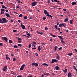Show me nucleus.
<instances>
[{"instance_id":"nucleus-13","label":"nucleus","mask_w":77,"mask_h":77,"mask_svg":"<svg viewBox=\"0 0 77 77\" xmlns=\"http://www.w3.org/2000/svg\"><path fill=\"white\" fill-rule=\"evenodd\" d=\"M44 13L45 14V15L47 14H49L48 12V11H47L46 10H44Z\"/></svg>"},{"instance_id":"nucleus-51","label":"nucleus","mask_w":77,"mask_h":77,"mask_svg":"<svg viewBox=\"0 0 77 77\" xmlns=\"http://www.w3.org/2000/svg\"><path fill=\"white\" fill-rule=\"evenodd\" d=\"M0 45L1 46H3V43H0Z\"/></svg>"},{"instance_id":"nucleus-21","label":"nucleus","mask_w":77,"mask_h":77,"mask_svg":"<svg viewBox=\"0 0 77 77\" xmlns=\"http://www.w3.org/2000/svg\"><path fill=\"white\" fill-rule=\"evenodd\" d=\"M63 71L64 73H66V72H67V69H66L65 70H63Z\"/></svg>"},{"instance_id":"nucleus-4","label":"nucleus","mask_w":77,"mask_h":77,"mask_svg":"<svg viewBox=\"0 0 77 77\" xmlns=\"http://www.w3.org/2000/svg\"><path fill=\"white\" fill-rule=\"evenodd\" d=\"M2 40H5V42H8V38L6 37H2Z\"/></svg>"},{"instance_id":"nucleus-40","label":"nucleus","mask_w":77,"mask_h":77,"mask_svg":"<svg viewBox=\"0 0 77 77\" xmlns=\"http://www.w3.org/2000/svg\"><path fill=\"white\" fill-rule=\"evenodd\" d=\"M32 66H34L35 65V63H33L32 64Z\"/></svg>"},{"instance_id":"nucleus-55","label":"nucleus","mask_w":77,"mask_h":77,"mask_svg":"<svg viewBox=\"0 0 77 77\" xmlns=\"http://www.w3.org/2000/svg\"><path fill=\"white\" fill-rule=\"evenodd\" d=\"M17 77H22V75H18Z\"/></svg>"},{"instance_id":"nucleus-18","label":"nucleus","mask_w":77,"mask_h":77,"mask_svg":"<svg viewBox=\"0 0 77 77\" xmlns=\"http://www.w3.org/2000/svg\"><path fill=\"white\" fill-rule=\"evenodd\" d=\"M72 54H72V53L71 52L70 53L68 54H67V55L68 56H72Z\"/></svg>"},{"instance_id":"nucleus-54","label":"nucleus","mask_w":77,"mask_h":77,"mask_svg":"<svg viewBox=\"0 0 77 77\" xmlns=\"http://www.w3.org/2000/svg\"><path fill=\"white\" fill-rule=\"evenodd\" d=\"M42 34H43V32H41L40 33V35H42Z\"/></svg>"},{"instance_id":"nucleus-43","label":"nucleus","mask_w":77,"mask_h":77,"mask_svg":"<svg viewBox=\"0 0 77 77\" xmlns=\"http://www.w3.org/2000/svg\"><path fill=\"white\" fill-rule=\"evenodd\" d=\"M48 28L47 27H46L45 28V30H48Z\"/></svg>"},{"instance_id":"nucleus-63","label":"nucleus","mask_w":77,"mask_h":77,"mask_svg":"<svg viewBox=\"0 0 77 77\" xmlns=\"http://www.w3.org/2000/svg\"><path fill=\"white\" fill-rule=\"evenodd\" d=\"M5 11H6V12H8V10H5Z\"/></svg>"},{"instance_id":"nucleus-23","label":"nucleus","mask_w":77,"mask_h":77,"mask_svg":"<svg viewBox=\"0 0 77 77\" xmlns=\"http://www.w3.org/2000/svg\"><path fill=\"white\" fill-rule=\"evenodd\" d=\"M68 20V18H66L64 20V22H66Z\"/></svg>"},{"instance_id":"nucleus-36","label":"nucleus","mask_w":77,"mask_h":77,"mask_svg":"<svg viewBox=\"0 0 77 77\" xmlns=\"http://www.w3.org/2000/svg\"><path fill=\"white\" fill-rule=\"evenodd\" d=\"M18 46H19V47H22V45L21 44H18Z\"/></svg>"},{"instance_id":"nucleus-34","label":"nucleus","mask_w":77,"mask_h":77,"mask_svg":"<svg viewBox=\"0 0 77 77\" xmlns=\"http://www.w3.org/2000/svg\"><path fill=\"white\" fill-rule=\"evenodd\" d=\"M17 38H18V41H22V39L21 38H19V37H17Z\"/></svg>"},{"instance_id":"nucleus-14","label":"nucleus","mask_w":77,"mask_h":77,"mask_svg":"<svg viewBox=\"0 0 77 77\" xmlns=\"http://www.w3.org/2000/svg\"><path fill=\"white\" fill-rule=\"evenodd\" d=\"M55 68L56 71H57L58 70H59V67L57 66L55 67Z\"/></svg>"},{"instance_id":"nucleus-41","label":"nucleus","mask_w":77,"mask_h":77,"mask_svg":"<svg viewBox=\"0 0 77 77\" xmlns=\"http://www.w3.org/2000/svg\"><path fill=\"white\" fill-rule=\"evenodd\" d=\"M14 48H18V46H17V45H14Z\"/></svg>"},{"instance_id":"nucleus-35","label":"nucleus","mask_w":77,"mask_h":77,"mask_svg":"<svg viewBox=\"0 0 77 77\" xmlns=\"http://www.w3.org/2000/svg\"><path fill=\"white\" fill-rule=\"evenodd\" d=\"M54 27L56 29H57V25H55L54 26Z\"/></svg>"},{"instance_id":"nucleus-1","label":"nucleus","mask_w":77,"mask_h":77,"mask_svg":"<svg viewBox=\"0 0 77 77\" xmlns=\"http://www.w3.org/2000/svg\"><path fill=\"white\" fill-rule=\"evenodd\" d=\"M8 22V20H6V18H3L2 19L0 18V23H2V24H3L4 23H6Z\"/></svg>"},{"instance_id":"nucleus-60","label":"nucleus","mask_w":77,"mask_h":77,"mask_svg":"<svg viewBox=\"0 0 77 77\" xmlns=\"http://www.w3.org/2000/svg\"><path fill=\"white\" fill-rule=\"evenodd\" d=\"M37 33H38V34H39V35L40 34V32H39L37 31Z\"/></svg>"},{"instance_id":"nucleus-46","label":"nucleus","mask_w":77,"mask_h":77,"mask_svg":"<svg viewBox=\"0 0 77 77\" xmlns=\"http://www.w3.org/2000/svg\"><path fill=\"white\" fill-rule=\"evenodd\" d=\"M52 36H53V37H56V35H51Z\"/></svg>"},{"instance_id":"nucleus-33","label":"nucleus","mask_w":77,"mask_h":77,"mask_svg":"<svg viewBox=\"0 0 77 77\" xmlns=\"http://www.w3.org/2000/svg\"><path fill=\"white\" fill-rule=\"evenodd\" d=\"M23 69H24V68H23L22 67H21L20 69V71H21V70H23Z\"/></svg>"},{"instance_id":"nucleus-16","label":"nucleus","mask_w":77,"mask_h":77,"mask_svg":"<svg viewBox=\"0 0 77 77\" xmlns=\"http://www.w3.org/2000/svg\"><path fill=\"white\" fill-rule=\"evenodd\" d=\"M58 38H60V39H62V40L64 39V38H62L61 36L59 35L58 36Z\"/></svg>"},{"instance_id":"nucleus-19","label":"nucleus","mask_w":77,"mask_h":77,"mask_svg":"<svg viewBox=\"0 0 77 77\" xmlns=\"http://www.w3.org/2000/svg\"><path fill=\"white\" fill-rule=\"evenodd\" d=\"M72 5H76V2H73L72 3Z\"/></svg>"},{"instance_id":"nucleus-28","label":"nucleus","mask_w":77,"mask_h":77,"mask_svg":"<svg viewBox=\"0 0 77 77\" xmlns=\"http://www.w3.org/2000/svg\"><path fill=\"white\" fill-rule=\"evenodd\" d=\"M22 36H26V37H27V38H29V36H26V35H22Z\"/></svg>"},{"instance_id":"nucleus-31","label":"nucleus","mask_w":77,"mask_h":77,"mask_svg":"<svg viewBox=\"0 0 77 77\" xmlns=\"http://www.w3.org/2000/svg\"><path fill=\"white\" fill-rule=\"evenodd\" d=\"M61 43H62V44H64V43H65V42L62 40H61Z\"/></svg>"},{"instance_id":"nucleus-5","label":"nucleus","mask_w":77,"mask_h":77,"mask_svg":"<svg viewBox=\"0 0 77 77\" xmlns=\"http://www.w3.org/2000/svg\"><path fill=\"white\" fill-rule=\"evenodd\" d=\"M5 10L4 9V8H2L1 9V14H5V13L3 12H5Z\"/></svg>"},{"instance_id":"nucleus-56","label":"nucleus","mask_w":77,"mask_h":77,"mask_svg":"<svg viewBox=\"0 0 77 77\" xmlns=\"http://www.w3.org/2000/svg\"><path fill=\"white\" fill-rule=\"evenodd\" d=\"M48 3H50V0L48 1Z\"/></svg>"},{"instance_id":"nucleus-20","label":"nucleus","mask_w":77,"mask_h":77,"mask_svg":"<svg viewBox=\"0 0 77 77\" xmlns=\"http://www.w3.org/2000/svg\"><path fill=\"white\" fill-rule=\"evenodd\" d=\"M42 65H45V66H48V64H47L45 63L42 64Z\"/></svg>"},{"instance_id":"nucleus-30","label":"nucleus","mask_w":77,"mask_h":77,"mask_svg":"<svg viewBox=\"0 0 77 77\" xmlns=\"http://www.w3.org/2000/svg\"><path fill=\"white\" fill-rule=\"evenodd\" d=\"M9 42L11 44V43H12V42H12V41L11 40H9Z\"/></svg>"},{"instance_id":"nucleus-26","label":"nucleus","mask_w":77,"mask_h":77,"mask_svg":"<svg viewBox=\"0 0 77 77\" xmlns=\"http://www.w3.org/2000/svg\"><path fill=\"white\" fill-rule=\"evenodd\" d=\"M47 19V18L45 17H44L43 18V20H45Z\"/></svg>"},{"instance_id":"nucleus-27","label":"nucleus","mask_w":77,"mask_h":77,"mask_svg":"<svg viewBox=\"0 0 77 77\" xmlns=\"http://www.w3.org/2000/svg\"><path fill=\"white\" fill-rule=\"evenodd\" d=\"M27 35L28 36H29V37H31V36L30 35V34L29 33H28L27 34Z\"/></svg>"},{"instance_id":"nucleus-11","label":"nucleus","mask_w":77,"mask_h":77,"mask_svg":"<svg viewBox=\"0 0 77 77\" xmlns=\"http://www.w3.org/2000/svg\"><path fill=\"white\" fill-rule=\"evenodd\" d=\"M72 75H71V72H69L68 75V77H71Z\"/></svg>"},{"instance_id":"nucleus-6","label":"nucleus","mask_w":77,"mask_h":77,"mask_svg":"<svg viewBox=\"0 0 77 77\" xmlns=\"http://www.w3.org/2000/svg\"><path fill=\"white\" fill-rule=\"evenodd\" d=\"M37 2H33L32 4V6H36L37 5Z\"/></svg>"},{"instance_id":"nucleus-17","label":"nucleus","mask_w":77,"mask_h":77,"mask_svg":"<svg viewBox=\"0 0 77 77\" xmlns=\"http://www.w3.org/2000/svg\"><path fill=\"white\" fill-rule=\"evenodd\" d=\"M2 8H4V9H8L7 7H6L4 5H2Z\"/></svg>"},{"instance_id":"nucleus-3","label":"nucleus","mask_w":77,"mask_h":77,"mask_svg":"<svg viewBox=\"0 0 77 77\" xmlns=\"http://www.w3.org/2000/svg\"><path fill=\"white\" fill-rule=\"evenodd\" d=\"M66 27V23H60L59 24V27Z\"/></svg>"},{"instance_id":"nucleus-42","label":"nucleus","mask_w":77,"mask_h":77,"mask_svg":"<svg viewBox=\"0 0 77 77\" xmlns=\"http://www.w3.org/2000/svg\"><path fill=\"white\" fill-rule=\"evenodd\" d=\"M17 1L18 2V3H19V4L21 3V1L20 0H18Z\"/></svg>"},{"instance_id":"nucleus-44","label":"nucleus","mask_w":77,"mask_h":77,"mask_svg":"<svg viewBox=\"0 0 77 77\" xmlns=\"http://www.w3.org/2000/svg\"><path fill=\"white\" fill-rule=\"evenodd\" d=\"M59 50H62V47H61L60 48H58Z\"/></svg>"},{"instance_id":"nucleus-64","label":"nucleus","mask_w":77,"mask_h":77,"mask_svg":"<svg viewBox=\"0 0 77 77\" xmlns=\"http://www.w3.org/2000/svg\"><path fill=\"white\" fill-rule=\"evenodd\" d=\"M35 55H36V56H38V54L37 53H36Z\"/></svg>"},{"instance_id":"nucleus-39","label":"nucleus","mask_w":77,"mask_h":77,"mask_svg":"<svg viewBox=\"0 0 77 77\" xmlns=\"http://www.w3.org/2000/svg\"><path fill=\"white\" fill-rule=\"evenodd\" d=\"M27 16H24V19L25 20H26V19H27Z\"/></svg>"},{"instance_id":"nucleus-57","label":"nucleus","mask_w":77,"mask_h":77,"mask_svg":"<svg viewBox=\"0 0 77 77\" xmlns=\"http://www.w3.org/2000/svg\"><path fill=\"white\" fill-rule=\"evenodd\" d=\"M46 75H47V76L48 75H49V73H46Z\"/></svg>"},{"instance_id":"nucleus-8","label":"nucleus","mask_w":77,"mask_h":77,"mask_svg":"<svg viewBox=\"0 0 77 77\" xmlns=\"http://www.w3.org/2000/svg\"><path fill=\"white\" fill-rule=\"evenodd\" d=\"M21 27H22V28L23 29H25V26L23 25L22 23H21Z\"/></svg>"},{"instance_id":"nucleus-61","label":"nucleus","mask_w":77,"mask_h":77,"mask_svg":"<svg viewBox=\"0 0 77 77\" xmlns=\"http://www.w3.org/2000/svg\"><path fill=\"white\" fill-rule=\"evenodd\" d=\"M32 49H34L35 50V49H36V48H32Z\"/></svg>"},{"instance_id":"nucleus-58","label":"nucleus","mask_w":77,"mask_h":77,"mask_svg":"<svg viewBox=\"0 0 77 77\" xmlns=\"http://www.w3.org/2000/svg\"><path fill=\"white\" fill-rule=\"evenodd\" d=\"M31 30L32 31V32H33V29H32V28H30Z\"/></svg>"},{"instance_id":"nucleus-2","label":"nucleus","mask_w":77,"mask_h":77,"mask_svg":"<svg viewBox=\"0 0 77 77\" xmlns=\"http://www.w3.org/2000/svg\"><path fill=\"white\" fill-rule=\"evenodd\" d=\"M57 62H58V60L56 59H53L52 60L51 63H54V62L57 63Z\"/></svg>"},{"instance_id":"nucleus-47","label":"nucleus","mask_w":77,"mask_h":77,"mask_svg":"<svg viewBox=\"0 0 77 77\" xmlns=\"http://www.w3.org/2000/svg\"><path fill=\"white\" fill-rule=\"evenodd\" d=\"M15 60H16V59L15 58H14L13 61H15Z\"/></svg>"},{"instance_id":"nucleus-9","label":"nucleus","mask_w":77,"mask_h":77,"mask_svg":"<svg viewBox=\"0 0 77 77\" xmlns=\"http://www.w3.org/2000/svg\"><path fill=\"white\" fill-rule=\"evenodd\" d=\"M5 14L6 15V16H7V17H8L11 18V19H12V18H11L10 15H9V14L8 13H5Z\"/></svg>"},{"instance_id":"nucleus-52","label":"nucleus","mask_w":77,"mask_h":77,"mask_svg":"<svg viewBox=\"0 0 77 77\" xmlns=\"http://www.w3.org/2000/svg\"><path fill=\"white\" fill-rule=\"evenodd\" d=\"M31 46H32V45H31V44H29V48H30V47H31Z\"/></svg>"},{"instance_id":"nucleus-49","label":"nucleus","mask_w":77,"mask_h":77,"mask_svg":"<svg viewBox=\"0 0 77 77\" xmlns=\"http://www.w3.org/2000/svg\"><path fill=\"white\" fill-rule=\"evenodd\" d=\"M57 3H58L60 5V3H60V2L59 1H57Z\"/></svg>"},{"instance_id":"nucleus-37","label":"nucleus","mask_w":77,"mask_h":77,"mask_svg":"<svg viewBox=\"0 0 77 77\" xmlns=\"http://www.w3.org/2000/svg\"><path fill=\"white\" fill-rule=\"evenodd\" d=\"M35 66H38V64L36 63H35Z\"/></svg>"},{"instance_id":"nucleus-62","label":"nucleus","mask_w":77,"mask_h":77,"mask_svg":"<svg viewBox=\"0 0 77 77\" xmlns=\"http://www.w3.org/2000/svg\"><path fill=\"white\" fill-rule=\"evenodd\" d=\"M74 50H75V51H76V53H77V49H74Z\"/></svg>"},{"instance_id":"nucleus-25","label":"nucleus","mask_w":77,"mask_h":77,"mask_svg":"<svg viewBox=\"0 0 77 77\" xmlns=\"http://www.w3.org/2000/svg\"><path fill=\"white\" fill-rule=\"evenodd\" d=\"M41 46H38V51H41Z\"/></svg>"},{"instance_id":"nucleus-38","label":"nucleus","mask_w":77,"mask_h":77,"mask_svg":"<svg viewBox=\"0 0 77 77\" xmlns=\"http://www.w3.org/2000/svg\"><path fill=\"white\" fill-rule=\"evenodd\" d=\"M19 17H23V15L22 14H20L19 15Z\"/></svg>"},{"instance_id":"nucleus-48","label":"nucleus","mask_w":77,"mask_h":77,"mask_svg":"<svg viewBox=\"0 0 77 77\" xmlns=\"http://www.w3.org/2000/svg\"><path fill=\"white\" fill-rule=\"evenodd\" d=\"M21 42H22L21 40H18V42L19 43H21Z\"/></svg>"},{"instance_id":"nucleus-45","label":"nucleus","mask_w":77,"mask_h":77,"mask_svg":"<svg viewBox=\"0 0 77 77\" xmlns=\"http://www.w3.org/2000/svg\"><path fill=\"white\" fill-rule=\"evenodd\" d=\"M11 74H13V75L14 74V72L11 71Z\"/></svg>"},{"instance_id":"nucleus-12","label":"nucleus","mask_w":77,"mask_h":77,"mask_svg":"<svg viewBox=\"0 0 77 77\" xmlns=\"http://www.w3.org/2000/svg\"><path fill=\"white\" fill-rule=\"evenodd\" d=\"M5 58L6 59H7V60H8V59H9V60H11V58H9V57H8V55L7 54L6 55H5Z\"/></svg>"},{"instance_id":"nucleus-29","label":"nucleus","mask_w":77,"mask_h":77,"mask_svg":"<svg viewBox=\"0 0 77 77\" xmlns=\"http://www.w3.org/2000/svg\"><path fill=\"white\" fill-rule=\"evenodd\" d=\"M72 21H73V20H71L70 21V24H72Z\"/></svg>"},{"instance_id":"nucleus-50","label":"nucleus","mask_w":77,"mask_h":77,"mask_svg":"<svg viewBox=\"0 0 77 77\" xmlns=\"http://www.w3.org/2000/svg\"><path fill=\"white\" fill-rule=\"evenodd\" d=\"M13 32H17V30H13Z\"/></svg>"},{"instance_id":"nucleus-53","label":"nucleus","mask_w":77,"mask_h":77,"mask_svg":"<svg viewBox=\"0 0 77 77\" xmlns=\"http://www.w3.org/2000/svg\"><path fill=\"white\" fill-rule=\"evenodd\" d=\"M33 44H36V43L35 42V41L33 42Z\"/></svg>"},{"instance_id":"nucleus-59","label":"nucleus","mask_w":77,"mask_h":77,"mask_svg":"<svg viewBox=\"0 0 77 77\" xmlns=\"http://www.w3.org/2000/svg\"><path fill=\"white\" fill-rule=\"evenodd\" d=\"M63 10L64 11H66V10L65 8L63 9Z\"/></svg>"},{"instance_id":"nucleus-32","label":"nucleus","mask_w":77,"mask_h":77,"mask_svg":"<svg viewBox=\"0 0 77 77\" xmlns=\"http://www.w3.org/2000/svg\"><path fill=\"white\" fill-rule=\"evenodd\" d=\"M57 30H59V32H60V28H57V29H56Z\"/></svg>"},{"instance_id":"nucleus-7","label":"nucleus","mask_w":77,"mask_h":77,"mask_svg":"<svg viewBox=\"0 0 77 77\" xmlns=\"http://www.w3.org/2000/svg\"><path fill=\"white\" fill-rule=\"evenodd\" d=\"M56 54L57 55V60H60V56H59V55L57 54Z\"/></svg>"},{"instance_id":"nucleus-22","label":"nucleus","mask_w":77,"mask_h":77,"mask_svg":"<svg viewBox=\"0 0 77 77\" xmlns=\"http://www.w3.org/2000/svg\"><path fill=\"white\" fill-rule=\"evenodd\" d=\"M21 67L23 68H25V67H26V65H25V64H23L22 65Z\"/></svg>"},{"instance_id":"nucleus-15","label":"nucleus","mask_w":77,"mask_h":77,"mask_svg":"<svg viewBox=\"0 0 77 77\" xmlns=\"http://www.w3.org/2000/svg\"><path fill=\"white\" fill-rule=\"evenodd\" d=\"M46 16H47V17H51V18H53V16H52L49 14H47Z\"/></svg>"},{"instance_id":"nucleus-10","label":"nucleus","mask_w":77,"mask_h":77,"mask_svg":"<svg viewBox=\"0 0 77 77\" xmlns=\"http://www.w3.org/2000/svg\"><path fill=\"white\" fill-rule=\"evenodd\" d=\"M6 69H7V66H5L3 68V71H6Z\"/></svg>"},{"instance_id":"nucleus-24","label":"nucleus","mask_w":77,"mask_h":77,"mask_svg":"<svg viewBox=\"0 0 77 77\" xmlns=\"http://www.w3.org/2000/svg\"><path fill=\"white\" fill-rule=\"evenodd\" d=\"M54 48H55V51H56V50H57V49L58 48V47H57V46H55L54 47Z\"/></svg>"}]
</instances>
